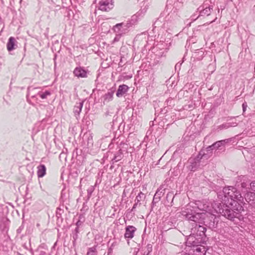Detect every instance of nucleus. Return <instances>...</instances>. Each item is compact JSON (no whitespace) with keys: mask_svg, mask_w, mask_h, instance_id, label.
Masks as SVG:
<instances>
[{"mask_svg":"<svg viewBox=\"0 0 255 255\" xmlns=\"http://www.w3.org/2000/svg\"><path fill=\"white\" fill-rule=\"evenodd\" d=\"M219 221V218L213 215H211L205 219L204 223H206L205 225L212 230L216 231L218 229Z\"/></svg>","mask_w":255,"mask_h":255,"instance_id":"nucleus-6","label":"nucleus"},{"mask_svg":"<svg viewBox=\"0 0 255 255\" xmlns=\"http://www.w3.org/2000/svg\"><path fill=\"white\" fill-rule=\"evenodd\" d=\"M64 206H62V208L60 207H58L56 211V216L57 218V220H60L61 221L63 219L62 218V215L64 213Z\"/></svg>","mask_w":255,"mask_h":255,"instance_id":"nucleus-25","label":"nucleus"},{"mask_svg":"<svg viewBox=\"0 0 255 255\" xmlns=\"http://www.w3.org/2000/svg\"><path fill=\"white\" fill-rule=\"evenodd\" d=\"M114 7L113 0H102L99 2V8L102 11H108Z\"/></svg>","mask_w":255,"mask_h":255,"instance_id":"nucleus-7","label":"nucleus"},{"mask_svg":"<svg viewBox=\"0 0 255 255\" xmlns=\"http://www.w3.org/2000/svg\"><path fill=\"white\" fill-rule=\"evenodd\" d=\"M169 198H172V202H173L174 196L172 192H169L166 195V199L168 200Z\"/></svg>","mask_w":255,"mask_h":255,"instance_id":"nucleus-34","label":"nucleus"},{"mask_svg":"<svg viewBox=\"0 0 255 255\" xmlns=\"http://www.w3.org/2000/svg\"><path fill=\"white\" fill-rule=\"evenodd\" d=\"M83 106V102L76 103L74 107L73 112L75 115H79L82 110Z\"/></svg>","mask_w":255,"mask_h":255,"instance_id":"nucleus-23","label":"nucleus"},{"mask_svg":"<svg viewBox=\"0 0 255 255\" xmlns=\"http://www.w3.org/2000/svg\"><path fill=\"white\" fill-rule=\"evenodd\" d=\"M76 255H77V254Z\"/></svg>","mask_w":255,"mask_h":255,"instance_id":"nucleus-51","label":"nucleus"},{"mask_svg":"<svg viewBox=\"0 0 255 255\" xmlns=\"http://www.w3.org/2000/svg\"><path fill=\"white\" fill-rule=\"evenodd\" d=\"M161 51H159V52H157V53H156V55L159 56V57H162L163 56H165V53L166 52V50H161Z\"/></svg>","mask_w":255,"mask_h":255,"instance_id":"nucleus-32","label":"nucleus"},{"mask_svg":"<svg viewBox=\"0 0 255 255\" xmlns=\"http://www.w3.org/2000/svg\"><path fill=\"white\" fill-rule=\"evenodd\" d=\"M213 9V6H209L205 7V5L202 6V9H201V7L198 8V10L199 11V15L198 16V17L202 16H208L211 13V11Z\"/></svg>","mask_w":255,"mask_h":255,"instance_id":"nucleus-13","label":"nucleus"},{"mask_svg":"<svg viewBox=\"0 0 255 255\" xmlns=\"http://www.w3.org/2000/svg\"><path fill=\"white\" fill-rule=\"evenodd\" d=\"M247 106V104L246 102L242 104L243 110L244 112L246 111Z\"/></svg>","mask_w":255,"mask_h":255,"instance_id":"nucleus-39","label":"nucleus"},{"mask_svg":"<svg viewBox=\"0 0 255 255\" xmlns=\"http://www.w3.org/2000/svg\"><path fill=\"white\" fill-rule=\"evenodd\" d=\"M245 184L244 183H242V186L243 187H245Z\"/></svg>","mask_w":255,"mask_h":255,"instance_id":"nucleus-46","label":"nucleus"},{"mask_svg":"<svg viewBox=\"0 0 255 255\" xmlns=\"http://www.w3.org/2000/svg\"><path fill=\"white\" fill-rule=\"evenodd\" d=\"M136 231V228L135 227L130 225L127 226L125 228V238L126 239H131L133 238Z\"/></svg>","mask_w":255,"mask_h":255,"instance_id":"nucleus-8","label":"nucleus"},{"mask_svg":"<svg viewBox=\"0 0 255 255\" xmlns=\"http://www.w3.org/2000/svg\"><path fill=\"white\" fill-rule=\"evenodd\" d=\"M205 156L206 154L204 152L202 153V151H200L195 157H190L188 159L187 162L184 164V169L192 172L198 170L200 168L201 159Z\"/></svg>","mask_w":255,"mask_h":255,"instance_id":"nucleus-4","label":"nucleus"},{"mask_svg":"<svg viewBox=\"0 0 255 255\" xmlns=\"http://www.w3.org/2000/svg\"><path fill=\"white\" fill-rule=\"evenodd\" d=\"M95 190V187L93 186H91L87 189V200H89L91 198L93 192Z\"/></svg>","mask_w":255,"mask_h":255,"instance_id":"nucleus-28","label":"nucleus"},{"mask_svg":"<svg viewBox=\"0 0 255 255\" xmlns=\"http://www.w3.org/2000/svg\"><path fill=\"white\" fill-rule=\"evenodd\" d=\"M83 221L79 220L76 223V228H78L79 229V227L81 226L83 224Z\"/></svg>","mask_w":255,"mask_h":255,"instance_id":"nucleus-36","label":"nucleus"},{"mask_svg":"<svg viewBox=\"0 0 255 255\" xmlns=\"http://www.w3.org/2000/svg\"><path fill=\"white\" fill-rule=\"evenodd\" d=\"M172 102V99H168L166 101L167 105H168V103L170 104H171Z\"/></svg>","mask_w":255,"mask_h":255,"instance_id":"nucleus-43","label":"nucleus"},{"mask_svg":"<svg viewBox=\"0 0 255 255\" xmlns=\"http://www.w3.org/2000/svg\"><path fill=\"white\" fill-rule=\"evenodd\" d=\"M148 3L144 1L143 5L141 6L140 9L134 15L136 16V19H137L138 17H142L144 15L148 8Z\"/></svg>","mask_w":255,"mask_h":255,"instance_id":"nucleus-17","label":"nucleus"},{"mask_svg":"<svg viewBox=\"0 0 255 255\" xmlns=\"http://www.w3.org/2000/svg\"><path fill=\"white\" fill-rule=\"evenodd\" d=\"M15 42H16L13 37H10L8 40L6 47L8 51H11L15 49Z\"/></svg>","mask_w":255,"mask_h":255,"instance_id":"nucleus-18","label":"nucleus"},{"mask_svg":"<svg viewBox=\"0 0 255 255\" xmlns=\"http://www.w3.org/2000/svg\"><path fill=\"white\" fill-rule=\"evenodd\" d=\"M164 189H163V187L160 186L159 188L157 189L155 194L154 195L153 200L152 202V204L154 205L156 203L158 202L160 199L161 197L164 194Z\"/></svg>","mask_w":255,"mask_h":255,"instance_id":"nucleus-12","label":"nucleus"},{"mask_svg":"<svg viewBox=\"0 0 255 255\" xmlns=\"http://www.w3.org/2000/svg\"><path fill=\"white\" fill-rule=\"evenodd\" d=\"M237 123L236 122L234 123H225L221 125L218 126L216 127H215L213 129V131L214 132H219L220 131L223 130V129H226L229 128L230 127H234L237 126Z\"/></svg>","mask_w":255,"mask_h":255,"instance_id":"nucleus-9","label":"nucleus"},{"mask_svg":"<svg viewBox=\"0 0 255 255\" xmlns=\"http://www.w3.org/2000/svg\"><path fill=\"white\" fill-rule=\"evenodd\" d=\"M56 55H55V57L54 58V62H55V64H56V62H55V59H56Z\"/></svg>","mask_w":255,"mask_h":255,"instance_id":"nucleus-45","label":"nucleus"},{"mask_svg":"<svg viewBox=\"0 0 255 255\" xmlns=\"http://www.w3.org/2000/svg\"><path fill=\"white\" fill-rule=\"evenodd\" d=\"M115 92V88H112L109 90L108 92L103 96L102 98L103 99L104 104L106 103H109L113 100Z\"/></svg>","mask_w":255,"mask_h":255,"instance_id":"nucleus-11","label":"nucleus"},{"mask_svg":"<svg viewBox=\"0 0 255 255\" xmlns=\"http://www.w3.org/2000/svg\"><path fill=\"white\" fill-rule=\"evenodd\" d=\"M250 185L251 189L255 191V181L251 182Z\"/></svg>","mask_w":255,"mask_h":255,"instance_id":"nucleus-37","label":"nucleus"},{"mask_svg":"<svg viewBox=\"0 0 255 255\" xmlns=\"http://www.w3.org/2000/svg\"><path fill=\"white\" fill-rule=\"evenodd\" d=\"M107 255H113V254H110L107 253Z\"/></svg>","mask_w":255,"mask_h":255,"instance_id":"nucleus-49","label":"nucleus"},{"mask_svg":"<svg viewBox=\"0 0 255 255\" xmlns=\"http://www.w3.org/2000/svg\"><path fill=\"white\" fill-rule=\"evenodd\" d=\"M40 89L39 87L34 88L32 87H29L27 89V96H30L31 98L34 100H37L38 98H37V94L36 92L38 91V90Z\"/></svg>","mask_w":255,"mask_h":255,"instance_id":"nucleus-15","label":"nucleus"},{"mask_svg":"<svg viewBox=\"0 0 255 255\" xmlns=\"http://www.w3.org/2000/svg\"><path fill=\"white\" fill-rule=\"evenodd\" d=\"M137 19L136 15H132L130 20L126 22H122L117 24L113 27V30L116 33H121V34H125L129 31V28L134 25Z\"/></svg>","mask_w":255,"mask_h":255,"instance_id":"nucleus-5","label":"nucleus"},{"mask_svg":"<svg viewBox=\"0 0 255 255\" xmlns=\"http://www.w3.org/2000/svg\"><path fill=\"white\" fill-rule=\"evenodd\" d=\"M108 253L110 254H113V249L111 247L109 248L108 251Z\"/></svg>","mask_w":255,"mask_h":255,"instance_id":"nucleus-42","label":"nucleus"},{"mask_svg":"<svg viewBox=\"0 0 255 255\" xmlns=\"http://www.w3.org/2000/svg\"><path fill=\"white\" fill-rule=\"evenodd\" d=\"M145 198V195L142 192H140L136 196L135 202L138 203L139 205H140V202Z\"/></svg>","mask_w":255,"mask_h":255,"instance_id":"nucleus-26","label":"nucleus"},{"mask_svg":"<svg viewBox=\"0 0 255 255\" xmlns=\"http://www.w3.org/2000/svg\"><path fill=\"white\" fill-rule=\"evenodd\" d=\"M124 34H121V33H117L114 39V42H118L120 40V39L121 38V37Z\"/></svg>","mask_w":255,"mask_h":255,"instance_id":"nucleus-33","label":"nucleus"},{"mask_svg":"<svg viewBox=\"0 0 255 255\" xmlns=\"http://www.w3.org/2000/svg\"><path fill=\"white\" fill-rule=\"evenodd\" d=\"M180 163H179L178 164V166H180Z\"/></svg>","mask_w":255,"mask_h":255,"instance_id":"nucleus-50","label":"nucleus"},{"mask_svg":"<svg viewBox=\"0 0 255 255\" xmlns=\"http://www.w3.org/2000/svg\"><path fill=\"white\" fill-rule=\"evenodd\" d=\"M182 215L188 221L193 222L192 228H191V234L206 239V235L205 234L206 228L200 225L202 214L201 213H196L191 211L190 212L189 211H183Z\"/></svg>","mask_w":255,"mask_h":255,"instance_id":"nucleus-2","label":"nucleus"},{"mask_svg":"<svg viewBox=\"0 0 255 255\" xmlns=\"http://www.w3.org/2000/svg\"><path fill=\"white\" fill-rule=\"evenodd\" d=\"M24 226L22 225H21L17 230V233L18 234H20L22 230L23 229Z\"/></svg>","mask_w":255,"mask_h":255,"instance_id":"nucleus-38","label":"nucleus"},{"mask_svg":"<svg viewBox=\"0 0 255 255\" xmlns=\"http://www.w3.org/2000/svg\"><path fill=\"white\" fill-rule=\"evenodd\" d=\"M129 89V87L125 84L120 85L116 93L118 97H121L125 94Z\"/></svg>","mask_w":255,"mask_h":255,"instance_id":"nucleus-16","label":"nucleus"},{"mask_svg":"<svg viewBox=\"0 0 255 255\" xmlns=\"http://www.w3.org/2000/svg\"><path fill=\"white\" fill-rule=\"evenodd\" d=\"M167 110L165 109V108H163V109H161V111H160V113L161 114H165L167 113Z\"/></svg>","mask_w":255,"mask_h":255,"instance_id":"nucleus-40","label":"nucleus"},{"mask_svg":"<svg viewBox=\"0 0 255 255\" xmlns=\"http://www.w3.org/2000/svg\"><path fill=\"white\" fill-rule=\"evenodd\" d=\"M191 18H192L191 20H193V21L196 20V19L197 18H195V16H194V15L192 16Z\"/></svg>","mask_w":255,"mask_h":255,"instance_id":"nucleus-44","label":"nucleus"},{"mask_svg":"<svg viewBox=\"0 0 255 255\" xmlns=\"http://www.w3.org/2000/svg\"><path fill=\"white\" fill-rule=\"evenodd\" d=\"M79 218V220H81V219H82L81 215H80Z\"/></svg>","mask_w":255,"mask_h":255,"instance_id":"nucleus-48","label":"nucleus"},{"mask_svg":"<svg viewBox=\"0 0 255 255\" xmlns=\"http://www.w3.org/2000/svg\"><path fill=\"white\" fill-rule=\"evenodd\" d=\"M138 204H139L138 203L135 202V203L134 204V205L131 209V211H133L134 210V209L136 208Z\"/></svg>","mask_w":255,"mask_h":255,"instance_id":"nucleus-41","label":"nucleus"},{"mask_svg":"<svg viewBox=\"0 0 255 255\" xmlns=\"http://www.w3.org/2000/svg\"><path fill=\"white\" fill-rule=\"evenodd\" d=\"M220 204V203H219V205ZM215 205L218 206V205H217V204H215ZM214 208H215V209L217 208V206L215 207Z\"/></svg>","mask_w":255,"mask_h":255,"instance_id":"nucleus-47","label":"nucleus"},{"mask_svg":"<svg viewBox=\"0 0 255 255\" xmlns=\"http://www.w3.org/2000/svg\"><path fill=\"white\" fill-rule=\"evenodd\" d=\"M37 95L42 99H46L48 97L51 96V92L48 90H40L39 89L38 91L36 92Z\"/></svg>","mask_w":255,"mask_h":255,"instance_id":"nucleus-21","label":"nucleus"},{"mask_svg":"<svg viewBox=\"0 0 255 255\" xmlns=\"http://www.w3.org/2000/svg\"><path fill=\"white\" fill-rule=\"evenodd\" d=\"M245 198L246 201L253 207L255 208V193L248 192L246 194Z\"/></svg>","mask_w":255,"mask_h":255,"instance_id":"nucleus-14","label":"nucleus"},{"mask_svg":"<svg viewBox=\"0 0 255 255\" xmlns=\"http://www.w3.org/2000/svg\"><path fill=\"white\" fill-rule=\"evenodd\" d=\"M214 149H215V148H213V147L212 146V144L210 146H208L206 148V151L207 153H205L206 155L208 153H211L212 152V151ZM205 157H206V155L205 156Z\"/></svg>","mask_w":255,"mask_h":255,"instance_id":"nucleus-30","label":"nucleus"},{"mask_svg":"<svg viewBox=\"0 0 255 255\" xmlns=\"http://www.w3.org/2000/svg\"><path fill=\"white\" fill-rule=\"evenodd\" d=\"M124 157L123 151L121 149H120L115 154L114 157L112 159L113 163L117 162L121 160Z\"/></svg>","mask_w":255,"mask_h":255,"instance_id":"nucleus-20","label":"nucleus"},{"mask_svg":"<svg viewBox=\"0 0 255 255\" xmlns=\"http://www.w3.org/2000/svg\"><path fill=\"white\" fill-rule=\"evenodd\" d=\"M228 142V139H224L217 141L212 144V146L215 149L219 148L220 147L224 145L226 143Z\"/></svg>","mask_w":255,"mask_h":255,"instance_id":"nucleus-24","label":"nucleus"},{"mask_svg":"<svg viewBox=\"0 0 255 255\" xmlns=\"http://www.w3.org/2000/svg\"><path fill=\"white\" fill-rule=\"evenodd\" d=\"M79 233V229L78 228H75V229L72 231V243L73 246L74 247H75L76 246V240L78 238V234Z\"/></svg>","mask_w":255,"mask_h":255,"instance_id":"nucleus-22","label":"nucleus"},{"mask_svg":"<svg viewBox=\"0 0 255 255\" xmlns=\"http://www.w3.org/2000/svg\"><path fill=\"white\" fill-rule=\"evenodd\" d=\"M147 253L146 255H148L152 251V246L151 244H148L146 246Z\"/></svg>","mask_w":255,"mask_h":255,"instance_id":"nucleus-31","label":"nucleus"},{"mask_svg":"<svg viewBox=\"0 0 255 255\" xmlns=\"http://www.w3.org/2000/svg\"><path fill=\"white\" fill-rule=\"evenodd\" d=\"M218 198L221 202L215 209L216 212L227 219L234 221L239 218L243 207L239 202L243 200L240 192L233 186L223 188L218 194Z\"/></svg>","mask_w":255,"mask_h":255,"instance_id":"nucleus-1","label":"nucleus"},{"mask_svg":"<svg viewBox=\"0 0 255 255\" xmlns=\"http://www.w3.org/2000/svg\"><path fill=\"white\" fill-rule=\"evenodd\" d=\"M197 205H198V208L200 210L206 211L208 208V206H206V205H203L202 207H201V205H199V204H197Z\"/></svg>","mask_w":255,"mask_h":255,"instance_id":"nucleus-35","label":"nucleus"},{"mask_svg":"<svg viewBox=\"0 0 255 255\" xmlns=\"http://www.w3.org/2000/svg\"><path fill=\"white\" fill-rule=\"evenodd\" d=\"M188 92L187 90H181L178 93V98H181L184 97H188Z\"/></svg>","mask_w":255,"mask_h":255,"instance_id":"nucleus-29","label":"nucleus"},{"mask_svg":"<svg viewBox=\"0 0 255 255\" xmlns=\"http://www.w3.org/2000/svg\"><path fill=\"white\" fill-rule=\"evenodd\" d=\"M97 254L96 247L94 246L88 248L86 255H97Z\"/></svg>","mask_w":255,"mask_h":255,"instance_id":"nucleus-27","label":"nucleus"},{"mask_svg":"<svg viewBox=\"0 0 255 255\" xmlns=\"http://www.w3.org/2000/svg\"><path fill=\"white\" fill-rule=\"evenodd\" d=\"M73 73L74 75L78 78L87 77L88 71L86 70L83 67H77L75 68Z\"/></svg>","mask_w":255,"mask_h":255,"instance_id":"nucleus-10","label":"nucleus"},{"mask_svg":"<svg viewBox=\"0 0 255 255\" xmlns=\"http://www.w3.org/2000/svg\"><path fill=\"white\" fill-rule=\"evenodd\" d=\"M178 18L177 14L174 11L169 13L165 18L160 16L153 23V29L163 28L168 29L174 24L175 20Z\"/></svg>","mask_w":255,"mask_h":255,"instance_id":"nucleus-3","label":"nucleus"},{"mask_svg":"<svg viewBox=\"0 0 255 255\" xmlns=\"http://www.w3.org/2000/svg\"><path fill=\"white\" fill-rule=\"evenodd\" d=\"M46 168L44 164H40L37 167V174L38 178L43 177L46 174Z\"/></svg>","mask_w":255,"mask_h":255,"instance_id":"nucleus-19","label":"nucleus"}]
</instances>
